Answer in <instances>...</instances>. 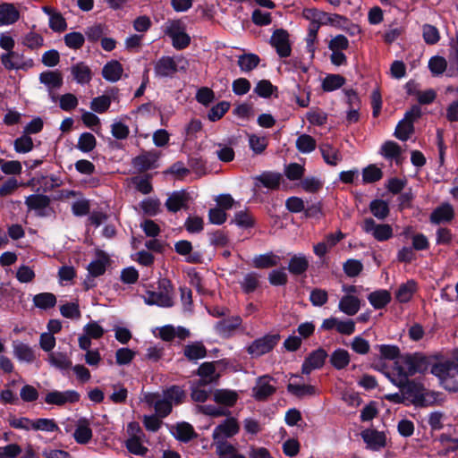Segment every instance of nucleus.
Listing matches in <instances>:
<instances>
[{
    "label": "nucleus",
    "instance_id": "nucleus-1",
    "mask_svg": "<svg viewBox=\"0 0 458 458\" xmlns=\"http://www.w3.org/2000/svg\"><path fill=\"white\" fill-rule=\"evenodd\" d=\"M398 376L406 378L417 373L425 374L430 366V359L420 352L404 353L394 362Z\"/></svg>",
    "mask_w": 458,
    "mask_h": 458
},
{
    "label": "nucleus",
    "instance_id": "nucleus-2",
    "mask_svg": "<svg viewBox=\"0 0 458 458\" xmlns=\"http://www.w3.org/2000/svg\"><path fill=\"white\" fill-rule=\"evenodd\" d=\"M392 383L400 388L403 394L411 397V403L417 407H427L434 405V399L428 400L425 396V387L415 380H410L409 377L400 379H391Z\"/></svg>",
    "mask_w": 458,
    "mask_h": 458
},
{
    "label": "nucleus",
    "instance_id": "nucleus-3",
    "mask_svg": "<svg viewBox=\"0 0 458 458\" xmlns=\"http://www.w3.org/2000/svg\"><path fill=\"white\" fill-rule=\"evenodd\" d=\"M189 67L188 60L180 56H161L154 65L155 75L159 78H172L177 72H186Z\"/></svg>",
    "mask_w": 458,
    "mask_h": 458
},
{
    "label": "nucleus",
    "instance_id": "nucleus-4",
    "mask_svg": "<svg viewBox=\"0 0 458 458\" xmlns=\"http://www.w3.org/2000/svg\"><path fill=\"white\" fill-rule=\"evenodd\" d=\"M422 115L421 108L419 105H413L410 110L404 114V117L396 125L394 136L403 141L407 140L410 135L414 131V122Z\"/></svg>",
    "mask_w": 458,
    "mask_h": 458
},
{
    "label": "nucleus",
    "instance_id": "nucleus-5",
    "mask_svg": "<svg viewBox=\"0 0 458 458\" xmlns=\"http://www.w3.org/2000/svg\"><path fill=\"white\" fill-rule=\"evenodd\" d=\"M280 340L279 334H267L255 339L248 347L247 352L253 358L260 357L271 352Z\"/></svg>",
    "mask_w": 458,
    "mask_h": 458
},
{
    "label": "nucleus",
    "instance_id": "nucleus-6",
    "mask_svg": "<svg viewBox=\"0 0 458 458\" xmlns=\"http://www.w3.org/2000/svg\"><path fill=\"white\" fill-rule=\"evenodd\" d=\"M361 228L366 233L371 234L377 242H386L394 235L393 228L390 225L377 224L371 217L364 219Z\"/></svg>",
    "mask_w": 458,
    "mask_h": 458
},
{
    "label": "nucleus",
    "instance_id": "nucleus-7",
    "mask_svg": "<svg viewBox=\"0 0 458 458\" xmlns=\"http://www.w3.org/2000/svg\"><path fill=\"white\" fill-rule=\"evenodd\" d=\"M2 64L7 70H28L34 65L32 59H24V55L16 51H10L1 55Z\"/></svg>",
    "mask_w": 458,
    "mask_h": 458
},
{
    "label": "nucleus",
    "instance_id": "nucleus-8",
    "mask_svg": "<svg viewBox=\"0 0 458 458\" xmlns=\"http://www.w3.org/2000/svg\"><path fill=\"white\" fill-rule=\"evenodd\" d=\"M269 43L276 49V54L281 58H285L291 55L292 47L289 40V33L286 30H276L270 38Z\"/></svg>",
    "mask_w": 458,
    "mask_h": 458
},
{
    "label": "nucleus",
    "instance_id": "nucleus-9",
    "mask_svg": "<svg viewBox=\"0 0 458 458\" xmlns=\"http://www.w3.org/2000/svg\"><path fill=\"white\" fill-rule=\"evenodd\" d=\"M328 357L327 351L319 347L308 354L301 365V373L309 375L314 369H319L325 365Z\"/></svg>",
    "mask_w": 458,
    "mask_h": 458
},
{
    "label": "nucleus",
    "instance_id": "nucleus-10",
    "mask_svg": "<svg viewBox=\"0 0 458 458\" xmlns=\"http://www.w3.org/2000/svg\"><path fill=\"white\" fill-rule=\"evenodd\" d=\"M320 329L327 331L335 329L341 335H351L355 332L356 327L355 322L351 318L343 321L335 317H330L323 320Z\"/></svg>",
    "mask_w": 458,
    "mask_h": 458
},
{
    "label": "nucleus",
    "instance_id": "nucleus-11",
    "mask_svg": "<svg viewBox=\"0 0 458 458\" xmlns=\"http://www.w3.org/2000/svg\"><path fill=\"white\" fill-rule=\"evenodd\" d=\"M80 394L75 390H66L64 392L53 390L45 396V402L47 404L63 406L65 403H75L80 401Z\"/></svg>",
    "mask_w": 458,
    "mask_h": 458
},
{
    "label": "nucleus",
    "instance_id": "nucleus-12",
    "mask_svg": "<svg viewBox=\"0 0 458 458\" xmlns=\"http://www.w3.org/2000/svg\"><path fill=\"white\" fill-rule=\"evenodd\" d=\"M274 378L268 375L258 378L257 385L252 388V396L258 402H266L276 392V386L269 384Z\"/></svg>",
    "mask_w": 458,
    "mask_h": 458
},
{
    "label": "nucleus",
    "instance_id": "nucleus-13",
    "mask_svg": "<svg viewBox=\"0 0 458 458\" xmlns=\"http://www.w3.org/2000/svg\"><path fill=\"white\" fill-rule=\"evenodd\" d=\"M360 436L370 450L379 451L386 445V437L384 432L367 428L361 431Z\"/></svg>",
    "mask_w": 458,
    "mask_h": 458
},
{
    "label": "nucleus",
    "instance_id": "nucleus-14",
    "mask_svg": "<svg viewBox=\"0 0 458 458\" xmlns=\"http://www.w3.org/2000/svg\"><path fill=\"white\" fill-rule=\"evenodd\" d=\"M240 426L237 420L233 417L225 419L222 423L216 427L213 431V439L218 440L221 437H233L238 434Z\"/></svg>",
    "mask_w": 458,
    "mask_h": 458
},
{
    "label": "nucleus",
    "instance_id": "nucleus-15",
    "mask_svg": "<svg viewBox=\"0 0 458 458\" xmlns=\"http://www.w3.org/2000/svg\"><path fill=\"white\" fill-rule=\"evenodd\" d=\"M242 319L240 316H233L217 321L215 325V329L221 337L229 338L242 325Z\"/></svg>",
    "mask_w": 458,
    "mask_h": 458
},
{
    "label": "nucleus",
    "instance_id": "nucleus-16",
    "mask_svg": "<svg viewBox=\"0 0 458 458\" xmlns=\"http://www.w3.org/2000/svg\"><path fill=\"white\" fill-rule=\"evenodd\" d=\"M51 199L45 194H30L25 199V205L29 210H35L37 216H45L46 208L49 207Z\"/></svg>",
    "mask_w": 458,
    "mask_h": 458
},
{
    "label": "nucleus",
    "instance_id": "nucleus-17",
    "mask_svg": "<svg viewBox=\"0 0 458 458\" xmlns=\"http://www.w3.org/2000/svg\"><path fill=\"white\" fill-rule=\"evenodd\" d=\"M146 402L154 407L159 418L167 417L173 411V405L163 396L161 397L158 393L146 396Z\"/></svg>",
    "mask_w": 458,
    "mask_h": 458
},
{
    "label": "nucleus",
    "instance_id": "nucleus-18",
    "mask_svg": "<svg viewBox=\"0 0 458 458\" xmlns=\"http://www.w3.org/2000/svg\"><path fill=\"white\" fill-rule=\"evenodd\" d=\"M454 218V210L451 204L444 203L436 208L430 214V222L435 225L449 223Z\"/></svg>",
    "mask_w": 458,
    "mask_h": 458
},
{
    "label": "nucleus",
    "instance_id": "nucleus-19",
    "mask_svg": "<svg viewBox=\"0 0 458 458\" xmlns=\"http://www.w3.org/2000/svg\"><path fill=\"white\" fill-rule=\"evenodd\" d=\"M98 259L88 265V271L91 277H98L106 273V266L109 264V256L103 250L97 251Z\"/></svg>",
    "mask_w": 458,
    "mask_h": 458
},
{
    "label": "nucleus",
    "instance_id": "nucleus-20",
    "mask_svg": "<svg viewBox=\"0 0 458 458\" xmlns=\"http://www.w3.org/2000/svg\"><path fill=\"white\" fill-rule=\"evenodd\" d=\"M188 193L184 191H174L166 199L165 206L169 212L176 213L187 207Z\"/></svg>",
    "mask_w": 458,
    "mask_h": 458
},
{
    "label": "nucleus",
    "instance_id": "nucleus-21",
    "mask_svg": "<svg viewBox=\"0 0 458 458\" xmlns=\"http://www.w3.org/2000/svg\"><path fill=\"white\" fill-rule=\"evenodd\" d=\"M144 301L148 305H157L163 308H170L174 305L172 297L164 292L147 291Z\"/></svg>",
    "mask_w": 458,
    "mask_h": 458
},
{
    "label": "nucleus",
    "instance_id": "nucleus-22",
    "mask_svg": "<svg viewBox=\"0 0 458 458\" xmlns=\"http://www.w3.org/2000/svg\"><path fill=\"white\" fill-rule=\"evenodd\" d=\"M12 345L13 355L19 361L32 363L36 360L35 352L29 344L13 341Z\"/></svg>",
    "mask_w": 458,
    "mask_h": 458
},
{
    "label": "nucleus",
    "instance_id": "nucleus-23",
    "mask_svg": "<svg viewBox=\"0 0 458 458\" xmlns=\"http://www.w3.org/2000/svg\"><path fill=\"white\" fill-rule=\"evenodd\" d=\"M163 397L172 405H181L187 399V393L182 386L173 385L163 390Z\"/></svg>",
    "mask_w": 458,
    "mask_h": 458
},
{
    "label": "nucleus",
    "instance_id": "nucleus-24",
    "mask_svg": "<svg viewBox=\"0 0 458 458\" xmlns=\"http://www.w3.org/2000/svg\"><path fill=\"white\" fill-rule=\"evenodd\" d=\"M447 57L449 62L447 76L455 77L458 75V32H456L454 38L450 39Z\"/></svg>",
    "mask_w": 458,
    "mask_h": 458
},
{
    "label": "nucleus",
    "instance_id": "nucleus-25",
    "mask_svg": "<svg viewBox=\"0 0 458 458\" xmlns=\"http://www.w3.org/2000/svg\"><path fill=\"white\" fill-rule=\"evenodd\" d=\"M173 435L178 441L182 443H189L199 436L192 425L186 421L178 422L175 426V432Z\"/></svg>",
    "mask_w": 458,
    "mask_h": 458
},
{
    "label": "nucleus",
    "instance_id": "nucleus-26",
    "mask_svg": "<svg viewBox=\"0 0 458 458\" xmlns=\"http://www.w3.org/2000/svg\"><path fill=\"white\" fill-rule=\"evenodd\" d=\"M123 68L120 62L112 60L107 62L102 68L103 78L111 82L119 81L123 75Z\"/></svg>",
    "mask_w": 458,
    "mask_h": 458
},
{
    "label": "nucleus",
    "instance_id": "nucleus-27",
    "mask_svg": "<svg viewBox=\"0 0 458 458\" xmlns=\"http://www.w3.org/2000/svg\"><path fill=\"white\" fill-rule=\"evenodd\" d=\"M20 19V13L13 4H0V25H11Z\"/></svg>",
    "mask_w": 458,
    "mask_h": 458
},
{
    "label": "nucleus",
    "instance_id": "nucleus-28",
    "mask_svg": "<svg viewBox=\"0 0 458 458\" xmlns=\"http://www.w3.org/2000/svg\"><path fill=\"white\" fill-rule=\"evenodd\" d=\"M73 79L81 85L88 84L92 79L90 68L83 62L77 63L71 67Z\"/></svg>",
    "mask_w": 458,
    "mask_h": 458
},
{
    "label": "nucleus",
    "instance_id": "nucleus-29",
    "mask_svg": "<svg viewBox=\"0 0 458 458\" xmlns=\"http://www.w3.org/2000/svg\"><path fill=\"white\" fill-rule=\"evenodd\" d=\"M339 310L348 316H354L360 309V301L351 294L343 296L339 301Z\"/></svg>",
    "mask_w": 458,
    "mask_h": 458
},
{
    "label": "nucleus",
    "instance_id": "nucleus-30",
    "mask_svg": "<svg viewBox=\"0 0 458 458\" xmlns=\"http://www.w3.org/2000/svg\"><path fill=\"white\" fill-rule=\"evenodd\" d=\"M309 260L302 255H293L288 263V271L295 276L304 275L309 268Z\"/></svg>",
    "mask_w": 458,
    "mask_h": 458
},
{
    "label": "nucleus",
    "instance_id": "nucleus-31",
    "mask_svg": "<svg viewBox=\"0 0 458 458\" xmlns=\"http://www.w3.org/2000/svg\"><path fill=\"white\" fill-rule=\"evenodd\" d=\"M92 436V429L89 427V421L86 419L80 420L73 432L75 441L80 445H86L91 440Z\"/></svg>",
    "mask_w": 458,
    "mask_h": 458
},
{
    "label": "nucleus",
    "instance_id": "nucleus-32",
    "mask_svg": "<svg viewBox=\"0 0 458 458\" xmlns=\"http://www.w3.org/2000/svg\"><path fill=\"white\" fill-rule=\"evenodd\" d=\"M416 291V281L413 279L408 280L406 283L400 284L395 292V299L400 303H406L411 301Z\"/></svg>",
    "mask_w": 458,
    "mask_h": 458
},
{
    "label": "nucleus",
    "instance_id": "nucleus-33",
    "mask_svg": "<svg viewBox=\"0 0 458 458\" xmlns=\"http://www.w3.org/2000/svg\"><path fill=\"white\" fill-rule=\"evenodd\" d=\"M350 361V353L343 348L335 349L329 356V362L331 366L337 370L345 369L349 365Z\"/></svg>",
    "mask_w": 458,
    "mask_h": 458
},
{
    "label": "nucleus",
    "instance_id": "nucleus-34",
    "mask_svg": "<svg viewBox=\"0 0 458 458\" xmlns=\"http://www.w3.org/2000/svg\"><path fill=\"white\" fill-rule=\"evenodd\" d=\"M368 300L375 310H381L390 303L392 297L387 290H377L369 294Z\"/></svg>",
    "mask_w": 458,
    "mask_h": 458
},
{
    "label": "nucleus",
    "instance_id": "nucleus-35",
    "mask_svg": "<svg viewBox=\"0 0 458 458\" xmlns=\"http://www.w3.org/2000/svg\"><path fill=\"white\" fill-rule=\"evenodd\" d=\"M238 394L233 390L216 389L214 393V401L226 407H233L238 400Z\"/></svg>",
    "mask_w": 458,
    "mask_h": 458
},
{
    "label": "nucleus",
    "instance_id": "nucleus-36",
    "mask_svg": "<svg viewBox=\"0 0 458 458\" xmlns=\"http://www.w3.org/2000/svg\"><path fill=\"white\" fill-rule=\"evenodd\" d=\"M39 81L49 89H59L63 85V76L59 71H46L39 74Z\"/></svg>",
    "mask_w": 458,
    "mask_h": 458
},
{
    "label": "nucleus",
    "instance_id": "nucleus-37",
    "mask_svg": "<svg viewBox=\"0 0 458 458\" xmlns=\"http://www.w3.org/2000/svg\"><path fill=\"white\" fill-rule=\"evenodd\" d=\"M183 354L189 360H197L207 356V348L201 342H194L184 347Z\"/></svg>",
    "mask_w": 458,
    "mask_h": 458
},
{
    "label": "nucleus",
    "instance_id": "nucleus-38",
    "mask_svg": "<svg viewBox=\"0 0 458 458\" xmlns=\"http://www.w3.org/2000/svg\"><path fill=\"white\" fill-rule=\"evenodd\" d=\"M260 63V58L258 55L249 53L242 54L238 56L237 64L242 72H249L254 70Z\"/></svg>",
    "mask_w": 458,
    "mask_h": 458
},
{
    "label": "nucleus",
    "instance_id": "nucleus-39",
    "mask_svg": "<svg viewBox=\"0 0 458 458\" xmlns=\"http://www.w3.org/2000/svg\"><path fill=\"white\" fill-rule=\"evenodd\" d=\"M319 150L324 161L329 165L335 166L337 165L338 161L342 159L338 149L335 148L330 144H321L319 146Z\"/></svg>",
    "mask_w": 458,
    "mask_h": 458
},
{
    "label": "nucleus",
    "instance_id": "nucleus-40",
    "mask_svg": "<svg viewBox=\"0 0 458 458\" xmlns=\"http://www.w3.org/2000/svg\"><path fill=\"white\" fill-rule=\"evenodd\" d=\"M256 179L264 187L269 190H277L281 183L282 175L279 173L264 172Z\"/></svg>",
    "mask_w": 458,
    "mask_h": 458
},
{
    "label": "nucleus",
    "instance_id": "nucleus-41",
    "mask_svg": "<svg viewBox=\"0 0 458 458\" xmlns=\"http://www.w3.org/2000/svg\"><path fill=\"white\" fill-rule=\"evenodd\" d=\"M280 258L273 252L260 254L253 259V266L256 268H269L278 265Z\"/></svg>",
    "mask_w": 458,
    "mask_h": 458
},
{
    "label": "nucleus",
    "instance_id": "nucleus-42",
    "mask_svg": "<svg viewBox=\"0 0 458 458\" xmlns=\"http://www.w3.org/2000/svg\"><path fill=\"white\" fill-rule=\"evenodd\" d=\"M369 210L371 214L378 220H385L390 213L389 205L383 199H373L369 203Z\"/></svg>",
    "mask_w": 458,
    "mask_h": 458
},
{
    "label": "nucleus",
    "instance_id": "nucleus-43",
    "mask_svg": "<svg viewBox=\"0 0 458 458\" xmlns=\"http://www.w3.org/2000/svg\"><path fill=\"white\" fill-rule=\"evenodd\" d=\"M345 78L340 74H327L322 81V89L325 92L336 90L345 84Z\"/></svg>",
    "mask_w": 458,
    "mask_h": 458
},
{
    "label": "nucleus",
    "instance_id": "nucleus-44",
    "mask_svg": "<svg viewBox=\"0 0 458 458\" xmlns=\"http://www.w3.org/2000/svg\"><path fill=\"white\" fill-rule=\"evenodd\" d=\"M33 303L37 308L48 310L56 304V297L52 293H40L33 297Z\"/></svg>",
    "mask_w": 458,
    "mask_h": 458
},
{
    "label": "nucleus",
    "instance_id": "nucleus-45",
    "mask_svg": "<svg viewBox=\"0 0 458 458\" xmlns=\"http://www.w3.org/2000/svg\"><path fill=\"white\" fill-rule=\"evenodd\" d=\"M156 162V157L151 153H144L137 156L132 159V165L140 172H146L153 168V165Z\"/></svg>",
    "mask_w": 458,
    "mask_h": 458
},
{
    "label": "nucleus",
    "instance_id": "nucleus-46",
    "mask_svg": "<svg viewBox=\"0 0 458 458\" xmlns=\"http://www.w3.org/2000/svg\"><path fill=\"white\" fill-rule=\"evenodd\" d=\"M375 348L379 351L382 359L388 360H397L396 361L400 362V357L403 354H401L400 348L397 345L377 344Z\"/></svg>",
    "mask_w": 458,
    "mask_h": 458
},
{
    "label": "nucleus",
    "instance_id": "nucleus-47",
    "mask_svg": "<svg viewBox=\"0 0 458 458\" xmlns=\"http://www.w3.org/2000/svg\"><path fill=\"white\" fill-rule=\"evenodd\" d=\"M97 146V140L90 132H83L80 135L77 148L83 153L92 151Z\"/></svg>",
    "mask_w": 458,
    "mask_h": 458
},
{
    "label": "nucleus",
    "instance_id": "nucleus-48",
    "mask_svg": "<svg viewBox=\"0 0 458 458\" xmlns=\"http://www.w3.org/2000/svg\"><path fill=\"white\" fill-rule=\"evenodd\" d=\"M31 429L41 430L46 432L59 431L60 428L54 419L40 418L32 420Z\"/></svg>",
    "mask_w": 458,
    "mask_h": 458
},
{
    "label": "nucleus",
    "instance_id": "nucleus-49",
    "mask_svg": "<svg viewBox=\"0 0 458 458\" xmlns=\"http://www.w3.org/2000/svg\"><path fill=\"white\" fill-rule=\"evenodd\" d=\"M319 22L321 25H331L341 28L344 24L349 22V20L345 16L337 13L331 14L322 11Z\"/></svg>",
    "mask_w": 458,
    "mask_h": 458
},
{
    "label": "nucleus",
    "instance_id": "nucleus-50",
    "mask_svg": "<svg viewBox=\"0 0 458 458\" xmlns=\"http://www.w3.org/2000/svg\"><path fill=\"white\" fill-rule=\"evenodd\" d=\"M315 139L309 134H301L296 140V148L301 153H310L316 148Z\"/></svg>",
    "mask_w": 458,
    "mask_h": 458
},
{
    "label": "nucleus",
    "instance_id": "nucleus-51",
    "mask_svg": "<svg viewBox=\"0 0 458 458\" xmlns=\"http://www.w3.org/2000/svg\"><path fill=\"white\" fill-rule=\"evenodd\" d=\"M287 391L299 398H301L305 395L316 394V387L312 385H295L289 383L287 385Z\"/></svg>",
    "mask_w": 458,
    "mask_h": 458
},
{
    "label": "nucleus",
    "instance_id": "nucleus-52",
    "mask_svg": "<svg viewBox=\"0 0 458 458\" xmlns=\"http://www.w3.org/2000/svg\"><path fill=\"white\" fill-rule=\"evenodd\" d=\"M259 285V276L255 272H250L245 275L242 282H241V287L244 293L250 294L257 290Z\"/></svg>",
    "mask_w": 458,
    "mask_h": 458
},
{
    "label": "nucleus",
    "instance_id": "nucleus-53",
    "mask_svg": "<svg viewBox=\"0 0 458 458\" xmlns=\"http://www.w3.org/2000/svg\"><path fill=\"white\" fill-rule=\"evenodd\" d=\"M49 363L61 370L68 369L72 367V361L65 353H51L48 358Z\"/></svg>",
    "mask_w": 458,
    "mask_h": 458
},
{
    "label": "nucleus",
    "instance_id": "nucleus-54",
    "mask_svg": "<svg viewBox=\"0 0 458 458\" xmlns=\"http://www.w3.org/2000/svg\"><path fill=\"white\" fill-rule=\"evenodd\" d=\"M216 371L215 362H203L197 369V375L201 377L200 384H207L214 380Z\"/></svg>",
    "mask_w": 458,
    "mask_h": 458
},
{
    "label": "nucleus",
    "instance_id": "nucleus-55",
    "mask_svg": "<svg viewBox=\"0 0 458 458\" xmlns=\"http://www.w3.org/2000/svg\"><path fill=\"white\" fill-rule=\"evenodd\" d=\"M230 103L227 101H221L212 106L208 113V118L211 122L220 120L230 109Z\"/></svg>",
    "mask_w": 458,
    "mask_h": 458
},
{
    "label": "nucleus",
    "instance_id": "nucleus-56",
    "mask_svg": "<svg viewBox=\"0 0 458 458\" xmlns=\"http://www.w3.org/2000/svg\"><path fill=\"white\" fill-rule=\"evenodd\" d=\"M422 37L426 44L435 45L440 39V33L436 26L426 23L422 26Z\"/></svg>",
    "mask_w": 458,
    "mask_h": 458
},
{
    "label": "nucleus",
    "instance_id": "nucleus-57",
    "mask_svg": "<svg viewBox=\"0 0 458 458\" xmlns=\"http://www.w3.org/2000/svg\"><path fill=\"white\" fill-rule=\"evenodd\" d=\"M64 41L66 47L71 49L77 50L83 47L85 43V38L82 33L73 31L64 35Z\"/></svg>",
    "mask_w": 458,
    "mask_h": 458
},
{
    "label": "nucleus",
    "instance_id": "nucleus-58",
    "mask_svg": "<svg viewBox=\"0 0 458 458\" xmlns=\"http://www.w3.org/2000/svg\"><path fill=\"white\" fill-rule=\"evenodd\" d=\"M125 446L131 454L140 456H145L148 451V449L142 445L140 439L136 436L127 439Z\"/></svg>",
    "mask_w": 458,
    "mask_h": 458
},
{
    "label": "nucleus",
    "instance_id": "nucleus-59",
    "mask_svg": "<svg viewBox=\"0 0 458 458\" xmlns=\"http://www.w3.org/2000/svg\"><path fill=\"white\" fill-rule=\"evenodd\" d=\"M383 177V172L376 165H369L362 171V180L365 183H373Z\"/></svg>",
    "mask_w": 458,
    "mask_h": 458
},
{
    "label": "nucleus",
    "instance_id": "nucleus-60",
    "mask_svg": "<svg viewBox=\"0 0 458 458\" xmlns=\"http://www.w3.org/2000/svg\"><path fill=\"white\" fill-rule=\"evenodd\" d=\"M231 223H234L241 228H251L255 225L254 218L246 210H240L234 214V218Z\"/></svg>",
    "mask_w": 458,
    "mask_h": 458
},
{
    "label": "nucleus",
    "instance_id": "nucleus-61",
    "mask_svg": "<svg viewBox=\"0 0 458 458\" xmlns=\"http://www.w3.org/2000/svg\"><path fill=\"white\" fill-rule=\"evenodd\" d=\"M60 313L63 317L70 319H79L81 317L78 301L61 305Z\"/></svg>",
    "mask_w": 458,
    "mask_h": 458
},
{
    "label": "nucleus",
    "instance_id": "nucleus-62",
    "mask_svg": "<svg viewBox=\"0 0 458 458\" xmlns=\"http://www.w3.org/2000/svg\"><path fill=\"white\" fill-rule=\"evenodd\" d=\"M274 91H277V87L274 86L268 80L259 81L254 88V92L260 98H270Z\"/></svg>",
    "mask_w": 458,
    "mask_h": 458
},
{
    "label": "nucleus",
    "instance_id": "nucleus-63",
    "mask_svg": "<svg viewBox=\"0 0 458 458\" xmlns=\"http://www.w3.org/2000/svg\"><path fill=\"white\" fill-rule=\"evenodd\" d=\"M428 68L433 75H440L446 70L447 61L443 56L435 55L429 59Z\"/></svg>",
    "mask_w": 458,
    "mask_h": 458
},
{
    "label": "nucleus",
    "instance_id": "nucleus-64",
    "mask_svg": "<svg viewBox=\"0 0 458 458\" xmlns=\"http://www.w3.org/2000/svg\"><path fill=\"white\" fill-rule=\"evenodd\" d=\"M401 152V147L393 140L386 141L381 147V154L387 159L398 157Z\"/></svg>",
    "mask_w": 458,
    "mask_h": 458
}]
</instances>
